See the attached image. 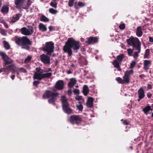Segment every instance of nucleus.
<instances>
[{
    "label": "nucleus",
    "mask_w": 153,
    "mask_h": 153,
    "mask_svg": "<svg viewBox=\"0 0 153 153\" xmlns=\"http://www.w3.org/2000/svg\"><path fill=\"white\" fill-rule=\"evenodd\" d=\"M150 51L149 49H147L145 51L144 55V58L149 59L150 58Z\"/></svg>",
    "instance_id": "30"
},
{
    "label": "nucleus",
    "mask_w": 153,
    "mask_h": 153,
    "mask_svg": "<svg viewBox=\"0 0 153 153\" xmlns=\"http://www.w3.org/2000/svg\"><path fill=\"white\" fill-rule=\"evenodd\" d=\"M1 56L5 65H9L13 62V60L10 58L5 53H1Z\"/></svg>",
    "instance_id": "12"
},
{
    "label": "nucleus",
    "mask_w": 153,
    "mask_h": 153,
    "mask_svg": "<svg viewBox=\"0 0 153 153\" xmlns=\"http://www.w3.org/2000/svg\"><path fill=\"white\" fill-rule=\"evenodd\" d=\"M75 0H69L68 3L69 7H71L73 5L74 2Z\"/></svg>",
    "instance_id": "40"
},
{
    "label": "nucleus",
    "mask_w": 153,
    "mask_h": 153,
    "mask_svg": "<svg viewBox=\"0 0 153 153\" xmlns=\"http://www.w3.org/2000/svg\"><path fill=\"white\" fill-rule=\"evenodd\" d=\"M1 4H2V1H1V0H0V7H1Z\"/></svg>",
    "instance_id": "56"
},
{
    "label": "nucleus",
    "mask_w": 153,
    "mask_h": 153,
    "mask_svg": "<svg viewBox=\"0 0 153 153\" xmlns=\"http://www.w3.org/2000/svg\"><path fill=\"white\" fill-rule=\"evenodd\" d=\"M81 41L82 42H83L84 41V39L83 38H81Z\"/></svg>",
    "instance_id": "57"
},
{
    "label": "nucleus",
    "mask_w": 153,
    "mask_h": 153,
    "mask_svg": "<svg viewBox=\"0 0 153 153\" xmlns=\"http://www.w3.org/2000/svg\"><path fill=\"white\" fill-rule=\"evenodd\" d=\"M95 58H96V59H97V57H95Z\"/></svg>",
    "instance_id": "63"
},
{
    "label": "nucleus",
    "mask_w": 153,
    "mask_h": 153,
    "mask_svg": "<svg viewBox=\"0 0 153 153\" xmlns=\"http://www.w3.org/2000/svg\"><path fill=\"white\" fill-rule=\"evenodd\" d=\"M137 94L138 97V99H137V101H139L141 100L143 98L145 97V92L143 89L142 88H140L138 90L137 92Z\"/></svg>",
    "instance_id": "17"
},
{
    "label": "nucleus",
    "mask_w": 153,
    "mask_h": 153,
    "mask_svg": "<svg viewBox=\"0 0 153 153\" xmlns=\"http://www.w3.org/2000/svg\"><path fill=\"white\" fill-rule=\"evenodd\" d=\"M76 107L77 109L80 111H82L83 109V106L80 101L78 102V104L76 105Z\"/></svg>",
    "instance_id": "33"
},
{
    "label": "nucleus",
    "mask_w": 153,
    "mask_h": 153,
    "mask_svg": "<svg viewBox=\"0 0 153 153\" xmlns=\"http://www.w3.org/2000/svg\"><path fill=\"white\" fill-rule=\"evenodd\" d=\"M5 27L6 28H7L8 27V26L7 25H5Z\"/></svg>",
    "instance_id": "58"
},
{
    "label": "nucleus",
    "mask_w": 153,
    "mask_h": 153,
    "mask_svg": "<svg viewBox=\"0 0 153 153\" xmlns=\"http://www.w3.org/2000/svg\"><path fill=\"white\" fill-rule=\"evenodd\" d=\"M7 71V67L5 69L4 68H1L0 69V73L3 72V71Z\"/></svg>",
    "instance_id": "48"
},
{
    "label": "nucleus",
    "mask_w": 153,
    "mask_h": 153,
    "mask_svg": "<svg viewBox=\"0 0 153 153\" xmlns=\"http://www.w3.org/2000/svg\"><path fill=\"white\" fill-rule=\"evenodd\" d=\"M48 29L50 31H52L54 30L53 28L51 26H50L48 27Z\"/></svg>",
    "instance_id": "47"
},
{
    "label": "nucleus",
    "mask_w": 153,
    "mask_h": 153,
    "mask_svg": "<svg viewBox=\"0 0 153 153\" xmlns=\"http://www.w3.org/2000/svg\"><path fill=\"white\" fill-rule=\"evenodd\" d=\"M76 80L74 78H73L70 79V81L68 84V86L70 88L72 87L75 84Z\"/></svg>",
    "instance_id": "29"
},
{
    "label": "nucleus",
    "mask_w": 153,
    "mask_h": 153,
    "mask_svg": "<svg viewBox=\"0 0 153 153\" xmlns=\"http://www.w3.org/2000/svg\"><path fill=\"white\" fill-rule=\"evenodd\" d=\"M149 41L150 42H153V37H149Z\"/></svg>",
    "instance_id": "50"
},
{
    "label": "nucleus",
    "mask_w": 153,
    "mask_h": 153,
    "mask_svg": "<svg viewBox=\"0 0 153 153\" xmlns=\"http://www.w3.org/2000/svg\"><path fill=\"white\" fill-rule=\"evenodd\" d=\"M133 70L126 71L123 76V79L120 77H118L116 78V79L120 84L128 83L130 80V76L133 74Z\"/></svg>",
    "instance_id": "5"
},
{
    "label": "nucleus",
    "mask_w": 153,
    "mask_h": 153,
    "mask_svg": "<svg viewBox=\"0 0 153 153\" xmlns=\"http://www.w3.org/2000/svg\"><path fill=\"white\" fill-rule=\"evenodd\" d=\"M82 91L84 95L85 96H86L88 94L89 90L87 85H84Z\"/></svg>",
    "instance_id": "31"
},
{
    "label": "nucleus",
    "mask_w": 153,
    "mask_h": 153,
    "mask_svg": "<svg viewBox=\"0 0 153 153\" xmlns=\"http://www.w3.org/2000/svg\"><path fill=\"white\" fill-rule=\"evenodd\" d=\"M151 106H148L146 107L143 109L142 111L144 112V114L147 115L149 113V112L151 111H153L152 109L151 108Z\"/></svg>",
    "instance_id": "23"
},
{
    "label": "nucleus",
    "mask_w": 153,
    "mask_h": 153,
    "mask_svg": "<svg viewBox=\"0 0 153 153\" xmlns=\"http://www.w3.org/2000/svg\"><path fill=\"white\" fill-rule=\"evenodd\" d=\"M119 28L121 29H123L125 28V25L124 24H122L120 25H119Z\"/></svg>",
    "instance_id": "44"
},
{
    "label": "nucleus",
    "mask_w": 153,
    "mask_h": 153,
    "mask_svg": "<svg viewBox=\"0 0 153 153\" xmlns=\"http://www.w3.org/2000/svg\"><path fill=\"white\" fill-rule=\"evenodd\" d=\"M99 38L97 37H90L86 39V43L89 45L97 42Z\"/></svg>",
    "instance_id": "15"
},
{
    "label": "nucleus",
    "mask_w": 153,
    "mask_h": 153,
    "mask_svg": "<svg viewBox=\"0 0 153 153\" xmlns=\"http://www.w3.org/2000/svg\"><path fill=\"white\" fill-rule=\"evenodd\" d=\"M9 7L8 6L3 5L1 9V11L4 14L7 13L9 11Z\"/></svg>",
    "instance_id": "28"
},
{
    "label": "nucleus",
    "mask_w": 153,
    "mask_h": 153,
    "mask_svg": "<svg viewBox=\"0 0 153 153\" xmlns=\"http://www.w3.org/2000/svg\"><path fill=\"white\" fill-rule=\"evenodd\" d=\"M71 66L73 68H74L75 67V65L74 64H72L71 65Z\"/></svg>",
    "instance_id": "55"
},
{
    "label": "nucleus",
    "mask_w": 153,
    "mask_h": 153,
    "mask_svg": "<svg viewBox=\"0 0 153 153\" xmlns=\"http://www.w3.org/2000/svg\"><path fill=\"white\" fill-rule=\"evenodd\" d=\"M152 95V94L150 92H148L147 94V97L149 98H150L151 97Z\"/></svg>",
    "instance_id": "49"
},
{
    "label": "nucleus",
    "mask_w": 153,
    "mask_h": 153,
    "mask_svg": "<svg viewBox=\"0 0 153 153\" xmlns=\"http://www.w3.org/2000/svg\"><path fill=\"white\" fill-rule=\"evenodd\" d=\"M58 94L57 93H53L51 91H47L43 95L42 97L43 99H49L48 100L49 103H52L56 101V98Z\"/></svg>",
    "instance_id": "6"
},
{
    "label": "nucleus",
    "mask_w": 153,
    "mask_h": 153,
    "mask_svg": "<svg viewBox=\"0 0 153 153\" xmlns=\"http://www.w3.org/2000/svg\"><path fill=\"white\" fill-rule=\"evenodd\" d=\"M143 34V32L142 31V29L141 26L138 27L136 29V35L139 37L142 36Z\"/></svg>",
    "instance_id": "22"
},
{
    "label": "nucleus",
    "mask_w": 153,
    "mask_h": 153,
    "mask_svg": "<svg viewBox=\"0 0 153 153\" xmlns=\"http://www.w3.org/2000/svg\"><path fill=\"white\" fill-rule=\"evenodd\" d=\"M74 93L76 94H79V90L78 89H75L74 90Z\"/></svg>",
    "instance_id": "43"
},
{
    "label": "nucleus",
    "mask_w": 153,
    "mask_h": 153,
    "mask_svg": "<svg viewBox=\"0 0 153 153\" xmlns=\"http://www.w3.org/2000/svg\"><path fill=\"white\" fill-rule=\"evenodd\" d=\"M15 41L16 43L18 45L21 46L22 48L27 50L29 49L28 45L31 44V42L26 36L22 37H16Z\"/></svg>",
    "instance_id": "3"
},
{
    "label": "nucleus",
    "mask_w": 153,
    "mask_h": 153,
    "mask_svg": "<svg viewBox=\"0 0 153 153\" xmlns=\"http://www.w3.org/2000/svg\"><path fill=\"white\" fill-rule=\"evenodd\" d=\"M54 48V43L51 42H46L45 45L42 48L44 51L47 52V54L51 55V53L53 51Z\"/></svg>",
    "instance_id": "8"
},
{
    "label": "nucleus",
    "mask_w": 153,
    "mask_h": 153,
    "mask_svg": "<svg viewBox=\"0 0 153 153\" xmlns=\"http://www.w3.org/2000/svg\"><path fill=\"white\" fill-rule=\"evenodd\" d=\"M62 108L64 112L67 114H71L72 113L71 109L69 106V104L65 96H63L61 97Z\"/></svg>",
    "instance_id": "7"
},
{
    "label": "nucleus",
    "mask_w": 153,
    "mask_h": 153,
    "mask_svg": "<svg viewBox=\"0 0 153 153\" xmlns=\"http://www.w3.org/2000/svg\"><path fill=\"white\" fill-rule=\"evenodd\" d=\"M68 94L69 95H71V90H68Z\"/></svg>",
    "instance_id": "52"
},
{
    "label": "nucleus",
    "mask_w": 153,
    "mask_h": 153,
    "mask_svg": "<svg viewBox=\"0 0 153 153\" xmlns=\"http://www.w3.org/2000/svg\"><path fill=\"white\" fill-rule=\"evenodd\" d=\"M152 116L153 117V112L152 113Z\"/></svg>",
    "instance_id": "60"
},
{
    "label": "nucleus",
    "mask_w": 153,
    "mask_h": 153,
    "mask_svg": "<svg viewBox=\"0 0 153 153\" xmlns=\"http://www.w3.org/2000/svg\"><path fill=\"white\" fill-rule=\"evenodd\" d=\"M40 20L41 21L43 22H48L49 21V19L44 15H42L40 17Z\"/></svg>",
    "instance_id": "34"
},
{
    "label": "nucleus",
    "mask_w": 153,
    "mask_h": 153,
    "mask_svg": "<svg viewBox=\"0 0 153 153\" xmlns=\"http://www.w3.org/2000/svg\"><path fill=\"white\" fill-rule=\"evenodd\" d=\"M3 44L4 48L6 49H9L10 48V46L8 43L5 41L3 42Z\"/></svg>",
    "instance_id": "35"
},
{
    "label": "nucleus",
    "mask_w": 153,
    "mask_h": 153,
    "mask_svg": "<svg viewBox=\"0 0 153 153\" xmlns=\"http://www.w3.org/2000/svg\"><path fill=\"white\" fill-rule=\"evenodd\" d=\"M38 27L39 30L42 32H45L47 30L46 26L42 23L39 24Z\"/></svg>",
    "instance_id": "24"
},
{
    "label": "nucleus",
    "mask_w": 153,
    "mask_h": 153,
    "mask_svg": "<svg viewBox=\"0 0 153 153\" xmlns=\"http://www.w3.org/2000/svg\"><path fill=\"white\" fill-rule=\"evenodd\" d=\"M36 72L35 73L33 76L34 79H36L40 80L43 78H48L52 75V72H48L45 73V71L41 69L40 68H37L36 69Z\"/></svg>",
    "instance_id": "4"
},
{
    "label": "nucleus",
    "mask_w": 153,
    "mask_h": 153,
    "mask_svg": "<svg viewBox=\"0 0 153 153\" xmlns=\"http://www.w3.org/2000/svg\"><path fill=\"white\" fill-rule=\"evenodd\" d=\"M67 73L68 74H70L71 73V72L70 71H67Z\"/></svg>",
    "instance_id": "54"
},
{
    "label": "nucleus",
    "mask_w": 153,
    "mask_h": 153,
    "mask_svg": "<svg viewBox=\"0 0 153 153\" xmlns=\"http://www.w3.org/2000/svg\"><path fill=\"white\" fill-rule=\"evenodd\" d=\"M81 45L79 42L75 41L73 38H70L68 39L66 42L65 45L63 47V50L64 52L67 53L69 56L72 55V48L76 52L80 48Z\"/></svg>",
    "instance_id": "1"
},
{
    "label": "nucleus",
    "mask_w": 153,
    "mask_h": 153,
    "mask_svg": "<svg viewBox=\"0 0 153 153\" xmlns=\"http://www.w3.org/2000/svg\"><path fill=\"white\" fill-rule=\"evenodd\" d=\"M147 88L148 89H151L152 88V85L150 84H148L147 86Z\"/></svg>",
    "instance_id": "51"
},
{
    "label": "nucleus",
    "mask_w": 153,
    "mask_h": 153,
    "mask_svg": "<svg viewBox=\"0 0 153 153\" xmlns=\"http://www.w3.org/2000/svg\"><path fill=\"white\" fill-rule=\"evenodd\" d=\"M133 50L129 48L127 49V51L128 53L129 56H133V57L135 59H137L138 56V54L140 53H138V51H137L134 52L133 53Z\"/></svg>",
    "instance_id": "16"
},
{
    "label": "nucleus",
    "mask_w": 153,
    "mask_h": 153,
    "mask_svg": "<svg viewBox=\"0 0 153 153\" xmlns=\"http://www.w3.org/2000/svg\"><path fill=\"white\" fill-rule=\"evenodd\" d=\"M130 148H131L132 147H130Z\"/></svg>",
    "instance_id": "64"
},
{
    "label": "nucleus",
    "mask_w": 153,
    "mask_h": 153,
    "mask_svg": "<svg viewBox=\"0 0 153 153\" xmlns=\"http://www.w3.org/2000/svg\"><path fill=\"white\" fill-rule=\"evenodd\" d=\"M152 64V62L150 60H146L143 62V68L145 70L147 71Z\"/></svg>",
    "instance_id": "19"
},
{
    "label": "nucleus",
    "mask_w": 153,
    "mask_h": 153,
    "mask_svg": "<svg viewBox=\"0 0 153 153\" xmlns=\"http://www.w3.org/2000/svg\"><path fill=\"white\" fill-rule=\"evenodd\" d=\"M32 58V56H29L25 59V62L27 63L29 62Z\"/></svg>",
    "instance_id": "38"
},
{
    "label": "nucleus",
    "mask_w": 153,
    "mask_h": 153,
    "mask_svg": "<svg viewBox=\"0 0 153 153\" xmlns=\"http://www.w3.org/2000/svg\"><path fill=\"white\" fill-rule=\"evenodd\" d=\"M16 67L14 64H13L7 67V71H11L12 75L11 76V78L12 80H13L15 77L14 71L15 70Z\"/></svg>",
    "instance_id": "14"
},
{
    "label": "nucleus",
    "mask_w": 153,
    "mask_h": 153,
    "mask_svg": "<svg viewBox=\"0 0 153 153\" xmlns=\"http://www.w3.org/2000/svg\"><path fill=\"white\" fill-rule=\"evenodd\" d=\"M1 53H4V52H0V55H1Z\"/></svg>",
    "instance_id": "61"
},
{
    "label": "nucleus",
    "mask_w": 153,
    "mask_h": 153,
    "mask_svg": "<svg viewBox=\"0 0 153 153\" xmlns=\"http://www.w3.org/2000/svg\"><path fill=\"white\" fill-rule=\"evenodd\" d=\"M69 120L73 124H79L81 121V118L79 116L75 115L71 116L69 118Z\"/></svg>",
    "instance_id": "11"
},
{
    "label": "nucleus",
    "mask_w": 153,
    "mask_h": 153,
    "mask_svg": "<svg viewBox=\"0 0 153 153\" xmlns=\"http://www.w3.org/2000/svg\"><path fill=\"white\" fill-rule=\"evenodd\" d=\"M39 80H35L33 82V85L37 87V85L39 84Z\"/></svg>",
    "instance_id": "42"
},
{
    "label": "nucleus",
    "mask_w": 153,
    "mask_h": 153,
    "mask_svg": "<svg viewBox=\"0 0 153 153\" xmlns=\"http://www.w3.org/2000/svg\"><path fill=\"white\" fill-rule=\"evenodd\" d=\"M94 100V98L91 97H89L88 98L86 103L87 107L91 108L93 106Z\"/></svg>",
    "instance_id": "20"
},
{
    "label": "nucleus",
    "mask_w": 153,
    "mask_h": 153,
    "mask_svg": "<svg viewBox=\"0 0 153 153\" xmlns=\"http://www.w3.org/2000/svg\"><path fill=\"white\" fill-rule=\"evenodd\" d=\"M54 2H51L50 3V5L52 7L56 8L57 7V3L56 0H54Z\"/></svg>",
    "instance_id": "36"
},
{
    "label": "nucleus",
    "mask_w": 153,
    "mask_h": 153,
    "mask_svg": "<svg viewBox=\"0 0 153 153\" xmlns=\"http://www.w3.org/2000/svg\"><path fill=\"white\" fill-rule=\"evenodd\" d=\"M20 16V15L19 14H16L14 16L11 20L12 22L14 23L17 21L19 19Z\"/></svg>",
    "instance_id": "32"
},
{
    "label": "nucleus",
    "mask_w": 153,
    "mask_h": 153,
    "mask_svg": "<svg viewBox=\"0 0 153 153\" xmlns=\"http://www.w3.org/2000/svg\"><path fill=\"white\" fill-rule=\"evenodd\" d=\"M75 99L78 100H82V101H84V100L82 98V97L81 96L77 95L75 97Z\"/></svg>",
    "instance_id": "39"
},
{
    "label": "nucleus",
    "mask_w": 153,
    "mask_h": 153,
    "mask_svg": "<svg viewBox=\"0 0 153 153\" xmlns=\"http://www.w3.org/2000/svg\"><path fill=\"white\" fill-rule=\"evenodd\" d=\"M25 0H15V4L16 5V7L18 9H20L21 6L24 3Z\"/></svg>",
    "instance_id": "21"
},
{
    "label": "nucleus",
    "mask_w": 153,
    "mask_h": 153,
    "mask_svg": "<svg viewBox=\"0 0 153 153\" xmlns=\"http://www.w3.org/2000/svg\"><path fill=\"white\" fill-rule=\"evenodd\" d=\"M64 83L63 81L59 80L56 82L55 85V88L58 90H61L64 88Z\"/></svg>",
    "instance_id": "18"
},
{
    "label": "nucleus",
    "mask_w": 153,
    "mask_h": 153,
    "mask_svg": "<svg viewBox=\"0 0 153 153\" xmlns=\"http://www.w3.org/2000/svg\"><path fill=\"white\" fill-rule=\"evenodd\" d=\"M124 58V55L123 54H121L118 56H117V59L114 60L113 62V65L114 67L117 68L118 70L120 71L121 69L119 65V64L121 63L123 59Z\"/></svg>",
    "instance_id": "10"
},
{
    "label": "nucleus",
    "mask_w": 153,
    "mask_h": 153,
    "mask_svg": "<svg viewBox=\"0 0 153 153\" xmlns=\"http://www.w3.org/2000/svg\"><path fill=\"white\" fill-rule=\"evenodd\" d=\"M123 123L124 125H128L129 124V122H127L126 120H123Z\"/></svg>",
    "instance_id": "45"
},
{
    "label": "nucleus",
    "mask_w": 153,
    "mask_h": 153,
    "mask_svg": "<svg viewBox=\"0 0 153 153\" xmlns=\"http://www.w3.org/2000/svg\"><path fill=\"white\" fill-rule=\"evenodd\" d=\"M1 33L2 35L4 36H6L7 35L6 31L4 30H2V31L1 32Z\"/></svg>",
    "instance_id": "46"
},
{
    "label": "nucleus",
    "mask_w": 153,
    "mask_h": 153,
    "mask_svg": "<svg viewBox=\"0 0 153 153\" xmlns=\"http://www.w3.org/2000/svg\"><path fill=\"white\" fill-rule=\"evenodd\" d=\"M136 64V62H135L132 61L130 64V68H134V67Z\"/></svg>",
    "instance_id": "41"
},
{
    "label": "nucleus",
    "mask_w": 153,
    "mask_h": 153,
    "mask_svg": "<svg viewBox=\"0 0 153 153\" xmlns=\"http://www.w3.org/2000/svg\"><path fill=\"white\" fill-rule=\"evenodd\" d=\"M46 72L47 71H45ZM47 72H51V68H49L48 69Z\"/></svg>",
    "instance_id": "53"
},
{
    "label": "nucleus",
    "mask_w": 153,
    "mask_h": 153,
    "mask_svg": "<svg viewBox=\"0 0 153 153\" xmlns=\"http://www.w3.org/2000/svg\"><path fill=\"white\" fill-rule=\"evenodd\" d=\"M31 3L32 2L28 0L26 3L23 4L21 6V7L24 9H28Z\"/></svg>",
    "instance_id": "26"
},
{
    "label": "nucleus",
    "mask_w": 153,
    "mask_h": 153,
    "mask_svg": "<svg viewBox=\"0 0 153 153\" xmlns=\"http://www.w3.org/2000/svg\"><path fill=\"white\" fill-rule=\"evenodd\" d=\"M20 30L21 33L25 36H29L32 35L34 31L33 27L28 25L27 27H24L22 28Z\"/></svg>",
    "instance_id": "9"
},
{
    "label": "nucleus",
    "mask_w": 153,
    "mask_h": 153,
    "mask_svg": "<svg viewBox=\"0 0 153 153\" xmlns=\"http://www.w3.org/2000/svg\"><path fill=\"white\" fill-rule=\"evenodd\" d=\"M151 106L152 108H153V104L151 105Z\"/></svg>",
    "instance_id": "59"
},
{
    "label": "nucleus",
    "mask_w": 153,
    "mask_h": 153,
    "mask_svg": "<svg viewBox=\"0 0 153 153\" xmlns=\"http://www.w3.org/2000/svg\"><path fill=\"white\" fill-rule=\"evenodd\" d=\"M76 87H78V85L76 86Z\"/></svg>",
    "instance_id": "62"
},
{
    "label": "nucleus",
    "mask_w": 153,
    "mask_h": 153,
    "mask_svg": "<svg viewBox=\"0 0 153 153\" xmlns=\"http://www.w3.org/2000/svg\"><path fill=\"white\" fill-rule=\"evenodd\" d=\"M126 41L128 45L133 47L134 50L138 51V53H140L141 43L138 38L131 36L129 39H126Z\"/></svg>",
    "instance_id": "2"
},
{
    "label": "nucleus",
    "mask_w": 153,
    "mask_h": 153,
    "mask_svg": "<svg viewBox=\"0 0 153 153\" xmlns=\"http://www.w3.org/2000/svg\"><path fill=\"white\" fill-rule=\"evenodd\" d=\"M85 5V3L80 1H79L75 3L74 6V7L76 9H78L79 7H83Z\"/></svg>",
    "instance_id": "27"
},
{
    "label": "nucleus",
    "mask_w": 153,
    "mask_h": 153,
    "mask_svg": "<svg viewBox=\"0 0 153 153\" xmlns=\"http://www.w3.org/2000/svg\"><path fill=\"white\" fill-rule=\"evenodd\" d=\"M16 70L17 74L18 75L20 73H25L27 71L26 69L23 68H16Z\"/></svg>",
    "instance_id": "25"
},
{
    "label": "nucleus",
    "mask_w": 153,
    "mask_h": 153,
    "mask_svg": "<svg viewBox=\"0 0 153 153\" xmlns=\"http://www.w3.org/2000/svg\"><path fill=\"white\" fill-rule=\"evenodd\" d=\"M40 57L41 61L43 63L47 64H50V57L47 55L42 54L40 56Z\"/></svg>",
    "instance_id": "13"
},
{
    "label": "nucleus",
    "mask_w": 153,
    "mask_h": 153,
    "mask_svg": "<svg viewBox=\"0 0 153 153\" xmlns=\"http://www.w3.org/2000/svg\"><path fill=\"white\" fill-rule=\"evenodd\" d=\"M49 11L50 13L52 14H56L58 12V11L54 9L53 8H50L49 10Z\"/></svg>",
    "instance_id": "37"
}]
</instances>
